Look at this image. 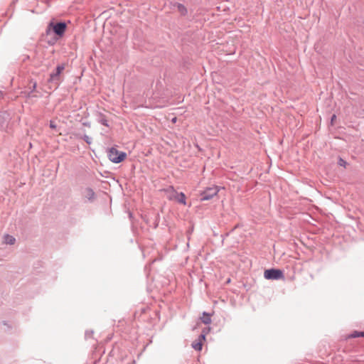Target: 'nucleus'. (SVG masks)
<instances>
[{
  "mask_svg": "<svg viewBox=\"0 0 364 364\" xmlns=\"http://www.w3.org/2000/svg\"><path fill=\"white\" fill-rule=\"evenodd\" d=\"M336 118V116L335 114H333V115H332V117H331V122H333V120H334Z\"/></svg>",
  "mask_w": 364,
  "mask_h": 364,
  "instance_id": "6ab92c4d",
  "label": "nucleus"
},
{
  "mask_svg": "<svg viewBox=\"0 0 364 364\" xmlns=\"http://www.w3.org/2000/svg\"><path fill=\"white\" fill-rule=\"evenodd\" d=\"M174 6L177 9L178 11L181 14V16H184L187 15L188 10L183 4L181 3H176Z\"/></svg>",
  "mask_w": 364,
  "mask_h": 364,
  "instance_id": "6e6552de",
  "label": "nucleus"
},
{
  "mask_svg": "<svg viewBox=\"0 0 364 364\" xmlns=\"http://www.w3.org/2000/svg\"><path fill=\"white\" fill-rule=\"evenodd\" d=\"M36 86H37L36 82H34L32 86L31 92H33L36 90Z\"/></svg>",
  "mask_w": 364,
  "mask_h": 364,
  "instance_id": "a211bd4d",
  "label": "nucleus"
},
{
  "mask_svg": "<svg viewBox=\"0 0 364 364\" xmlns=\"http://www.w3.org/2000/svg\"><path fill=\"white\" fill-rule=\"evenodd\" d=\"M164 191L166 193V197L170 200H173L178 193L173 186H169Z\"/></svg>",
  "mask_w": 364,
  "mask_h": 364,
  "instance_id": "0eeeda50",
  "label": "nucleus"
},
{
  "mask_svg": "<svg viewBox=\"0 0 364 364\" xmlns=\"http://www.w3.org/2000/svg\"><path fill=\"white\" fill-rule=\"evenodd\" d=\"M360 336H362V337L364 336V332L355 331L350 336V337H351V338H358V337H360Z\"/></svg>",
  "mask_w": 364,
  "mask_h": 364,
  "instance_id": "4468645a",
  "label": "nucleus"
},
{
  "mask_svg": "<svg viewBox=\"0 0 364 364\" xmlns=\"http://www.w3.org/2000/svg\"><path fill=\"white\" fill-rule=\"evenodd\" d=\"M83 139L84 141L87 143L88 144H90L92 143V138L90 137L89 136L87 135H85L84 137H83Z\"/></svg>",
  "mask_w": 364,
  "mask_h": 364,
  "instance_id": "dca6fc26",
  "label": "nucleus"
},
{
  "mask_svg": "<svg viewBox=\"0 0 364 364\" xmlns=\"http://www.w3.org/2000/svg\"><path fill=\"white\" fill-rule=\"evenodd\" d=\"M66 29L67 23L65 21H55L53 20L49 22L47 26L46 34L49 35L50 32H53L55 36L61 38L64 36Z\"/></svg>",
  "mask_w": 364,
  "mask_h": 364,
  "instance_id": "f257e3e1",
  "label": "nucleus"
},
{
  "mask_svg": "<svg viewBox=\"0 0 364 364\" xmlns=\"http://www.w3.org/2000/svg\"><path fill=\"white\" fill-rule=\"evenodd\" d=\"M98 122L106 127L109 126L106 117L102 114L100 115V119H98Z\"/></svg>",
  "mask_w": 364,
  "mask_h": 364,
  "instance_id": "ddd939ff",
  "label": "nucleus"
},
{
  "mask_svg": "<svg viewBox=\"0 0 364 364\" xmlns=\"http://www.w3.org/2000/svg\"><path fill=\"white\" fill-rule=\"evenodd\" d=\"M201 321L205 324H209L211 322V318L210 314L203 312V317L201 318Z\"/></svg>",
  "mask_w": 364,
  "mask_h": 364,
  "instance_id": "9b49d317",
  "label": "nucleus"
},
{
  "mask_svg": "<svg viewBox=\"0 0 364 364\" xmlns=\"http://www.w3.org/2000/svg\"><path fill=\"white\" fill-rule=\"evenodd\" d=\"M205 339V335L202 333L199 336L198 338L197 341L193 342L192 343V347L193 348H194L196 350H201L202 349V342Z\"/></svg>",
  "mask_w": 364,
  "mask_h": 364,
  "instance_id": "423d86ee",
  "label": "nucleus"
},
{
  "mask_svg": "<svg viewBox=\"0 0 364 364\" xmlns=\"http://www.w3.org/2000/svg\"><path fill=\"white\" fill-rule=\"evenodd\" d=\"M173 200H177L178 203H181V204H183V205H186V196L183 193L181 192V193H178L177 195H176V197L174 198Z\"/></svg>",
  "mask_w": 364,
  "mask_h": 364,
  "instance_id": "1a4fd4ad",
  "label": "nucleus"
},
{
  "mask_svg": "<svg viewBox=\"0 0 364 364\" xmlns=\"http://www.w3.org/2000/svg\"><path fill=\"white\" fill-rule=\"evenodd\" d=\"M264 277L267 279L278 280L284 278V274L280 269H269L264 271Z\"/></svg>",
  "mask_w": 364,
  "mask_h": 364,
  "instance_id": "f03ea898",
  "label": "nucleus"
},
{
  "mask_svg": "<svg viewBox=\"0 0 364 364\" xmlns=\"http://www.w3.org/2000/svg\"><path fill=\"white\" fill-rule=\"evenodd\" d=\"M49 127L52 129H57V124L53 120H50L49 123Z\"/></svg>",
  "mask_w": 364,
  "mask_h": 364,
  "instance_id": "2eb2a0df",
  "label": "nucleus"
},
{
  "mask_svg": "<svg viewBox=\"0 0 364 364\" xmlns=\"http://www.w3.org/2000/svg\"><path fill=\"white\" fill-rule=\"evenodd\" d=\"M218 192L219 188L218 186L208 187L200 193V200H208L211 199L213 196H216Z\"/></svg>",
  "mask_w": 364,
  "mask_h": 364,
  "instance_id": "39448f33",
  "label": "nucleus"
},
{
  "mask_svg": "<svg viewBox=\"0 0 364 364\" xmlns=\"http://www.w3.org/2000/svg\"><path fill=\"white\" fill-rule=\"evenodd\" d=\"M65 67L64 64L58 65L56 67L55 70L50 74L48 82L58 85L60 82V75L61 73L65 70Z\"/></svg>",
  "mask_w": 364,
  "mask_h": 364,
  "instance_id": "7ed1b4c3",
  "label": "nucleus"
},
{
  "mask_svg": "<svg viewBox=\"0 0 364 364\" xmlns=\"http://www.w3.org/2000/svg\"><path fill=\"white\" fill-rule=\"evenodd\" d=\"M85 197L89 200H91L95 197V193L91 188H87L85 191Z\"/></svg>",
  "mask_w": 364,
  "mask_h": 364,
  "instance_id": "f8f14e48",
  "label": "nucleus"
},
{
  "mask_svg": "<svg viewBox=\"0 0 364 364\" xmlns=\"http://www.w3.org/2000/svg\"><path fill=\"white\" fill-rule=\"evenodd\" d=\"M108 159H125L127 153L124 151H119L116 147H111L107 149Z\"/></svg>",
  "mask_w": 364,
  "mask_h": 364,
  "instance_id": "20e7f679",
  "label": "nucleus"
},
{
  "mask_svg": "<svg viewBox=\"0 0 364 364\" xmlns=\"http://www.w3.org/2000/svg\"><path fill=\"white\" fill-rule=\"evenodd\" d=\"M339 165L341 166H343L345 167L346 165V161H344V160H342V161H339Z\"/></svg>",
  "mask_w": 364,
  "mask_h": 364,
  "instance_id": "f3484780",
  "label": "nucleus"
},
{
  "mask_svg": "<svg viewBox=\"0 0 364 364\" xmlns=\"http://www.w3.org/2000/svg\"><path fill=\"white\" fill-rule=\"evenodd\" d=\"M4 242L6 244L14 245L16 242V239L10 235H5L4 236Z\"/></svg>",
  "mask_w": 364,
  "mask_h": 364,
  "instance_id": "9d476101",
  "label": "nucleus"
},
{
  "mask_svg": "<svg viewBox=\"0 0 364 364\" xmlns=\"http://www.w3.org/2000/svg\"><path fill=\"white\" fill-rule=\"evenodd\" d=\"M112 162L115 163V164H119L122 161H112Z\"/></svg>",
  "mask_w": 364,
  "mask_h": 364,
  "instance_id": "aec40b11",
  "label": "nucleus"
}]
</instances>
